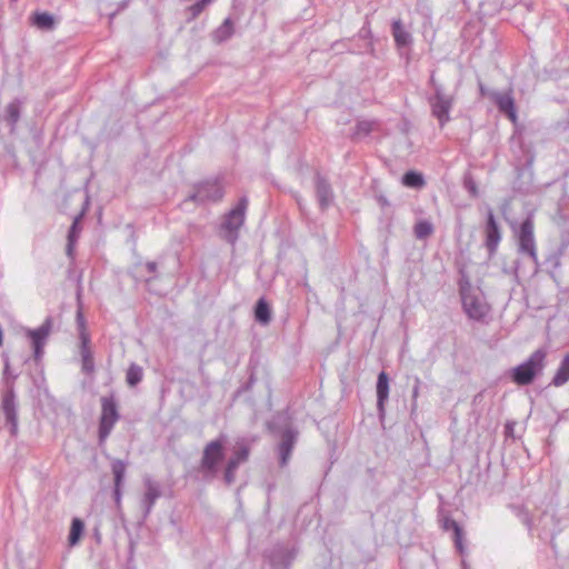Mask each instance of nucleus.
Here are the masks:
<instances>
[{
  "label": "nucleus",
  "mask_w": 569,
  "mask_h": 569,
  "mask_svg": "<svg viewBox=\"0 0 569 569\" xmlns=\"http://www.w3.org/2000/svg\"><path fill=\"white\" fill-rule=\"evenodd\" d=\"M459 293L462 309L469 319L482 321L489 312V306L485 301L479 289L472 287L468 277L462 276L459 281Z\"/></svg>",
  "instance_id": "1"
},
{
  "label": "nucleus",
  "mask_w": 569,
  "mask_h": 569,
  "mask_svg": "<svg viewBox=\"0 0 569 569\" xmlns=\"http://www.w3.org/2000/svg\"><path fill=\"white\" fill-rule=\"evenodd\" d=\"M547 351L542 348L535 350L527 360L511 368L508 377L517 386L531 385L545 368Z\"/></svg>",
  "instance_id": "2"
},
{
  "label": "nucleus",
  "mask_w": 569,
  "mask_h": 569,
  "mask_svg": "<svg viewBox=\"0 0 569 569\" xmlns=\"http://www.w3.org/2000/svg\"><path fill=\"white\" fill-rule=\"evenodd\" d=\"M227 436L221 433L218 438L209 441L202 450L200 459V470L208 478H214L219 466L226 457L224 446Z\"/></svg>",
  "instance_id": "3"
},
{
  "label": "nucleus",
  "mask_w": 569,
  "mask_h": 569,
  "mask_svg": "<svg viewBox=\"0 0 569 569\" xmlns=\"http://www.w3.org/2000/svg\"><path fill=\"white\" fill-rule=\"evenodd\" d=\"M248 198L241 197L234 208L224 214L220 230L226 241L234 244L239 237V230L246 220V211L248 208Z\"/></svg>",
  "instance_id": "4"
},
{
  "label": "nucleus",
  "mask_w": 569,
  "mask_h": 569,
  "mask_svg": "<svg viewBox=\"0 0 569 569\" xmlns=\"http://www.w3.org/2000/svg\"><path fill=\"white\" fill-rule=\"evenodd\" d=\"M427 100L431 116L437 119L439 127L443 128L451 120L450 112L456 102L455 94L448 93L446 88H437V92H432Z\"/></svg>",
  "instance_id": "5"
},
{
  "label": "nucleus",
  "mask_w": 569,
  "mask_h": 569,
  "mask_svg": "<svg viewBox=\"0 0 569 569\" xmlns=\"http://www.w3.org/2000/svg\"><path fill=\"white\" fill-rule=\"evenodd\" d=\"M533 229V219L531 216H528L521 221L518 229L516 230V237L518 252L522 256L529 257L535 264H538V253Z\"/></svg>",
  "instance_id": "6"
},
{
  "label": "nucleus",
  "mask_w": 569,
  "mask_h": 569,
  "mask_svg": "<svg viewBox=\"0 0 569 569\" xmlns=\"http://www.w3.org/2000/svg\"><path fill=\"white\" fill-rule=\"evenodd\" d=\"M117 401L113 395L101 398V416L99 421V442L103 443L119 420Z\"/></svg>",
  "instance_id": "7"
},
{
  "label": "nucleus",
  "mask_w": 569,
  "mask_h": 569,
  "mask_svg": "<svg viewBox=\"0 0 569 569\" xmlns=\"http://www.w3.org/2000/svg\"><path fill=\"white\" fill-rule=\"evenodd\" d=\"M18 375L12 376L11 380L7 379V389L2 393L1 410L6 417L7 422L10 425V433L16 436L18 432V409L17 397L14 392V381Z\"/></svg>",
  "instance_id": "8"
},
{
  "label": "nucleus",
  "mask_w": 569,
  "mask_h": 569,
  "mask_svg": "<svg viewBox=\"0 0 569 569\" xmlns=\"http://www.w3.org/2000/svg\"><path fill=\"white\" fill-rule=\"evenodd\" d=\"M77 322L79 328V338H80V355L82 362V370L86 373H92L94 371V361L93 356L90 350V337L86 329V320L81 311L77 313Z\"/></svg>",
  "instance_id": "9"
},
{
  "label": "nucleus",
  "mask_w": 569,
  "mask_h": 569,
  "mask_svg": "<svg viewBox=\"0 0 569 569\" xmlns=\"http://www.w3.org/2000/svg\"><path fill=\"white\" fill-rule=\"evenodd\" d=\"M52 330V319L48 317L37 329H28L27 337L31 340L34 360L39 362L43 356V348Z\"/></svg>",
  "instance_id": "10"
},
{
  "label": "nucleus",
  "mask_w": 569,
  "mask_h": 569,
  "mask_svg": "<svg viewBox=\"0 0 569 569\" xmlns=\"http://www.w3.org/2000/svg\"><path fill=\"white\" fill-rule=\"evenodd\" d=\"M298 430L287 427L280 433V442L277 447L280 467H286L290 460L292 450L298 441Z\"/></svg>",
  "instance_id": "11"
},
{
  "label": "nucleus",
  "mask_w": 569,
  "mask_h": 569,
  "mask_svg": "<svg viewBox=\"0 0 569 569\" xmlns=\"http://www.w3.org/2000/svg\"><path fill=\"white\" fill-rule=\"evenodd\" d=\"M490 99L496 104L500 113L508 117L511 122H516L518 119L516 101L512 96V90L500 92L490 91Z\"/></svg>",
  "instance_id": "12"
},
{
  "label": "nucleus",
  "mask_w": 569,
  "mask_h": 569,
  "mask_svg": "<svg viewBox=\"0 0 569 569\" xmlns=\"http://www.w3.org/2000/svg\"><path fill=\"white\" fill-rule=\"evenodd\" d=\"M501 241V230L491 208H488L485 226V246L493 254Z\"/></svg>",
  "instance_id": "13"
},
{
  "label": "nucleus",
  "mask_w": 569,
  "mask_h": 569,
  "mask_svg": "<svg viewBox=\"0 0 569 569\" xmlns=\"http://www.w3.org/2000/svg\"><path fill=\"white\" fill-rule=\"evenodd\" d=\"M128 462L121 459H112L111 471L113 475V500L118 509L121 508L122 489L124 486V478L127 472Z\"/></svg>",
  "instance_id": "14"
},
{
  "label": "nucleus",
  "mask_w": 569,
  "mask_h": 569,
  "mask_svg": "<svg viewBox=\"0 0 569 569\" xmlns=\"http://www.w3.org/2000/svg\"><path fill=\"white\" fill-rule=\"evenodd\" d=\"M297 555L296 548L277 545L270 551L269 561L273 569H289Z\"/></svg>",
  "instance_id": "15"
},
{
  "label": "nucleus",
  "mask_w": 569,
  "mask_h": 569,
  "mask_svg": "<svg viewBox=\"0 0 569 569\" xmlns=\"http://www.w3.org/2000/svg\"><path fill=\"white\" fill-rule=\"evenodd\" d=\"M390 378L386 371H380L377 377L376 393H377V411L380 421L386 417V403L389 399Z\"/></svg>",
  "instance_id": "16"
},
{
  "label": "nucleus",
  "mask_w": 569,
  "mask_h": 569,
  "mask_svg": "<svg viewBox=\"0 0 569 569\" xmlns=\"http://www.w3.org/2000/svg\"><path fill=\"white\" fill-rule=\"evenodd\" d=\"M223 194V187L218 180L204 181L197 187V192L192 196V199L200 201H220Z\"/></svg>",
  "instance_id": "17"
},
{
  "label": "nucleus",
  "mask_w": 569,
  "mask_h": 569,
  "mask_svg": "<svg viewBox=\"0 0 569 569\" xmlns=\"http://www.w3.org/2000/svg\"><path fill=\"white\" fill-rule=\"evenodd\" d=\"M316 196L321 210H326L333 202V191L330 183L321 176L315 178Z\"/></svg>",
  "instance_id": "18"
},
{
  "label": "nucleus",
  "mask_w": 569,
  "mask_h": 569,
  "mask_svg": "<svg viewBox=\"0 0 569 569\" xmlns=\"http://www.w3.org/2000/svg\"><path fill=\"white\" fill-rule=\"evenodd\" d=\"M146 492L142 497L141 503L144 508L146 516L149 515L157 501L161 497V489L158 482L152 480L150 477L143 479Z\"/></svg>",
  "instance_id": "19"
},
{
  "label": "nucleus",
  "mask_w": 569,
  "mask_h": 569,
  "mask_svg": "<svg viewBox=\"0 0 569 569\" xmlns=\"http://www.w3.org/2000/svg\"><path fill=\"white\" fill-rule=\"evenodd\" d=\"M391 34L398 50L409 48L413 42L412 34L406 29L400 19L392 20Z\"/></svg>",
  "instance_id": "20"
},
{
  "label": "nucleus",
  "mask_w": 569,
  "mask_h": 569,
  "mask_svg": "<svg viewBox=\"0 0 569 569\" xmlns=\"http://www.w3.org/2000/svg\"><path fill=\"white\" fill-rule=\"evenodd\" d=\"M22 101L14 99L6 107L3 120L9 124L10 131L14 132L21 117Z\"/></svg>",
  "instance_id": "21"
},
{
  "label": "nucleus",
  "mask_w": 569,
  "mask_h": 569,
  "mask_svg": "<svg viewBox=\"0 0 569 569\" xmlns=\"http://www.w3.org/2000/svg\"><path fill=\"white\" fill-rule=\"evenodd\" d=\"M442 528L447 531L451 530L453 533V541L456 549L460 555L465 553V546H463V531L460 525L453 520L450 517H446L442 520Z\"/></svg>",
  "instance_id": "22"
},
{
  "label": "nucleus",
  "mask_w": 569,
  "mask_h": 569,
  "mask_svg": "<svg viewBox=\"0 0 569 569\" xmlns=\"http://www.w3.org/2000/svg\"><path fill=\"white\" fill-rule=\"evenodd\" d=\"M567 382H569V352L560 360L550 385L553 387H562Z\"/></svg>",
  "instance_id": "23"
},
{
  "label": "nucleus",
  "mask_w": 569,
  "mask_h": 569,
  "mask_svg": "<svg viewBox=\"0 0 569 569\" xmlns=\"http://www.w3.org/2000/svg\"><path fill=\"white\" fill-rule=\"evenodd\" d=\"M31 24L40 30L50 31L56 28V19L49 12H39L36 11L30 17Z\"/></svg>",
  "instance_id": "24"
},
{
  "label": "nucleus",
  "mask_w": 569,
  "mask_h": 569,
  "mask_svg": "<svg viewBox=\"0 0 569 569\" xmlns=\"http://www.w3.org/2000/svg\"><path fill=\"white\" fill-rule=\"evenodd\" d=\"M401 183L407 188L421 189L426 184V180L421 172L408 170L402 174Z\"/></svg>",
  "instance_id": "25"
},
{
  "label": "nucleus",
  "mask_w": 569,
  "mask_h": 569,
  "mask_svg": "<svg viewBox=\"0 0 569 569\" xmlns=\"http://www.w3.org/2000/svg\"><path fill=\"white\" fill-rule=\"evenodd\" d=\"M234 32L233 23L230 18L224 21L213 31L212 39L217 43H222L230 39Z\"/></svg>",
  "instance_id": "26"
},
{
  "label": "nucleus",
  "mask_w": 569,
  "mask_h": 569,
  "mask_svg": "<svg viewBox=\"0 0 569 569\" xmlns=\"http://www.w3.org/2000/svg\"><path fill=\"white\" fill-rule=\"evenodd\" d=\"M256 321L268 325L271 321V309L264 298H260L254 308Z\"/></svg>",
  "instance_id": "27"
},
{
  "label": "nucleus",
  "mask_w": 569,
  "mask_h": 569,
  "mask_svg": "<svg viewBox=\"0 0 569 569\" xmlns=\"http://www.w3.org/2000/svg\"><path fill=\"white\" fill-rule=\"evenodd\" d=\"M83 521L79 518H73L71 521L70 532L68 537L70 546H76L79 542L81 535L83 533Z\"/></svg>",
  "instance_id": "28"
},
{
  "label": "nucleus",
  "mask_w": 569,
  "mask_h": 569,
  "mask_svg": "<svg viewBox=\"0 0 569 569\" xmlns=\"http://www.w3.org/2000/svg\"><path fill=\"white\" fill-rule=\"evenodd\" d=\"M250 456V448L248 445L243 442H237L232 455L229 457L233 461H236L238 465L244 463L249 460Z\"/></svg>",
  "instance_id": "29"
},
{
  "label": "nucleus",
  "mask_w": 569,
  "mask_h": 569,
  "mask_svg": "<svg viewBox=\"0 0 569 569\" xmlns=\"http://www.w3.org/2000/svg\"><path fill=\"white\" fill-rule=\"evenodd\" d=\"M143 377L142 368L137 363H131L127 370L126 381L130 387H136Z\"/></svg>",
  "instance_id": "30"
},
{
  "label": "nucleus",
  "mask_w": 569,
  "mask_h": 569,
  "mask_svg": "<svg viewBox=\"0 0 569 569\" xmlns=\"http://www.w3.org/2000/svg\"><path fill=\"white\" fill-rule=\"evenodd\" d=\"M79 219L80 216L74 218L68 233L67 254L71 258L73 256L74 243L80 232Z\"/></svg>",
  "instance_id": "31"
},
{
  "label": "nucleus",
  "mask_w": 569,
  "mask_h": 569,
  "mask_svg": "<svg viewBox=\"0 0 569 569\" xmlns=\"http://www.w3.org/2000/svg\"><path fill=\"white\" fill-rule=\"evenodd\" d=\"M413 232L417 239H427L433 232V226L429 220H419L413 228Z\"/></svg>",
  "instance_id": "32"
},
{
  "label": "nucleus",
  "mask_w": 569,
  "mask_h": 569,
  "mask_svg": "<svg viewBox=\"0 0 569 569\" xmlns=\"http://www.w3.org/2000/svg\"><path fill=\"white\" fill-rule=\"evenodd\" d=\"M239 466L240 465H238L236 461H233L230 458L227 460V463H226V467L223 470V480H224L226 485L230 486L234 482L236 473H237Z\"/></svg>",
  "instance_id": "33"
},
{
  "label": "nucleus",
  "mask_w": 569,
  "mask_h": 569,
  "mask_svg": "<svg viewBox=\"0 0 569 569\" xmlns=\"http://www.w3.org/2000/svg\"><path fill=\"white\" fill-rule=\"evenodd\" d=\"M378 126L379 123L376 120L358 119V139L368 136L370 132L375 131Z\"/></svg>",
  "instance_id": "34"
},
{
  "label": "nucleus",
  "mask_w": 569,
  "mask_h": 569,
  "mask_svg": "<svg viewBox=\"0 0 569 569\" xmlns=\"http://www.w3.org/2000/svg\"><path fill=\"white\" fill-rule=\"evenodd\" d=\"M213 0H200L198 2H196L194 4H192L191 7H189V12L191 13V16L193 18L198 17L203 10L206 7H208Z\"/></svg>",
  "instance_id": "35"
},
{
  "label": "nucleus",
  "mask_w": 569,
  "mask_h": 569,
  "mask_svg": "<svg viewBox=\"0 0 569 569\" xmlns=\"http://www.w3.org/2000/svg\"><path fill=\"white\" fill-rule=\"evenodd\" d=\"M2 357H3V363H4V367H3V382L7 386V379L11 380L12 376H14L16 373H13L11 371V365H10L9 357L6 353H3Z\"/></svg>",
  "instance_id": "36"
},
{
  "label": "nucleus",
  "mask_w": 569,
  "mask_h": 569,
  "mask_svg": "<svg viewBox=\"0 0 569 569\" xmlns=\"http://www.w3.org/2000/svg\"><path fill=\"white\" fill-rule=\"evenodd\" d=\"M428 84L432 89L433 92H437V88H445L442 83H440V82H438L436 80V72L435 71H431Z\"/></svg>",
  "instance_id": "37"
},
{
  "label": "nucleus",
  "mask_w": 569,
  "mask_h": 569,
  "mask_svg": "<svg viewBox=\"0 0 569 569\" xmlns=\"http://www.w3.org/2000/svg\"><path fill=\"white\" fill-rule=\"evenodd\" d=\"M144 269L148 273L150 274H156L157 273V270H158V266H157V262L154 261H148L146 262L144 264Z\"/></svg>",
  "instance_id": "38"
},
{
  "label": "nucleus",
  "mask_w": 569,
  "mask_h": 569,
  "mask_svg": "<svg viewBox=\"0 0 569 569\" xmlns=\"http://www.w3.org/2000/svg\"><path fill=\"white\" fill-rule=\"evenodd\" d=\"M420 385H421L420 378L416 377L415 378V385H413V388H412V399H413V401H416V399L418 398Z\"/></svg>",
  "instance_id": "39"
},
{
  "label": "nucleus",
  "mask_w": 569,
  "mask_h": 569,
  "mask_svg": "<svg viewBox=\"0 0 569 569\" xmlns=\"http://www.w3.org/2000/svg\"><path fill=\"white\" fill-rule=\"evenodd\" d=\"M478 87H479V92L481 96L488 94L490 97V92L488 91L487 87L482 82H479Z\"/></svg>",
  "instance_id": "40"
},
{
  "label": "nucleus",
  "mask_w": 569,
  "mask_h": 569,
  "mask_svg": "<svg viewBox=\"0 0 569 569\" xmlns=\"http://www.w3.org/2000/svg\"><path fill=\"white\" fill-rule=\"evenodd\" d=\"M368 31L366 29V27H361V30L358 32V38H365L367 36Z\"/></svg>",
  "instance_id": "41"
},
{
  "label": "nucleus",
  "mask_w": 569,
  "mask_h": 569,
  "mask_svg": "<svg viewBox=\"0 0 569 569\" xmlns=\"http://www.w3.org/2000/svg\"><path fill=\"white\" fill-rule=\"evenodd\" d=\"M467 187H468V189H469V191H470L471 193H476L477 188H476V184H475V183H470V184H468Z\"/></svg>",
  "instance_id": "42"
}]
</instances>
